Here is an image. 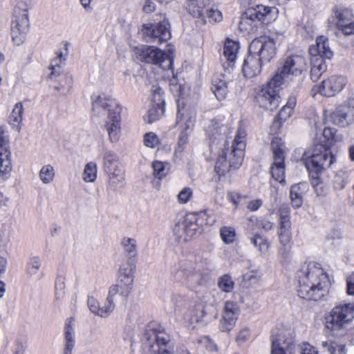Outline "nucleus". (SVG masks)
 Returning a JSON list of instances; mask_svg holds the SVG:
<instances>
[{
  "label": "nucleus",
  "mask_w": 354,
  "mask_h": 354,
  "mask_svg": "<svg viewBox=\"0 0 354 354\" xmlns=\"http://www.w3.org/2000/svg\"><path fill=\"white\" fill-rule=\"evenodd\" d=\"M206 132L212 142L217 135L221 136L220 140L222 143L214 167L218 176H224L230 168L238 169L242 164L246 146L247 133L245 128L239 127L234 138L230 140L227 138V134L230 133L228 127L222 124L221 121L214 119L207 127Z\"/></svg>",
  "instance_id": "1"
},
{
  "label": "nucleus",
  "mask_w": 354,
  "mask_h": 354,
  "mask_svg": "<svg viewBox=\"0 0 354 354\" xmlns=\"http://www.w3.org/2000/svg\"><path fill=\"white\" fill-rule=\"evenodd\" d=\"M309 123L316 131L322 130V136L325 139L324 145H315L311 149L305 151L301 159L311 178L317 181L319 174L336 162V157L331 152L330 147L339 139L335 129L325 127L322 129L326 123L324 115L319 117L318 114L313 111L309 118Z\"/></svg>",
  "instance_id": "2"
},
{
  "label": "nucleus",
  "mask_w": 354,
  "mask_h": 354,
  "mask_svg": "<svg viewBox=\"0 0 354 354\" xmlns=\"http://www.w3.org/2000/svg\"><path fill=\"white\" fill-rule=\"evenodd\" d=\"M298 295L308 300H319L327 292L330 284L328 275L322 266L309 262L298 272Z\"/></svg>",
  "instance_id": "3"
},
{
  "label": "nucleus",
  "mask_w": 354,
  "mask_h": 354,
  "mask_svg": "<svg viewBox=\"0 0 354 354\" xmlns=\"http://www.w3.org/2000/svg\"><path fill=\"white\" fill-rule=\"evenodd\" d=\"M170 335L156 323L148 325L140 342L131 344L133 354H173L169 348Z\"/></svg>",
  "instance_id": "4"
},
{
  "label": "nucleus",
  "mask_w": 354,
  "mask_h": 354,
  "mask_svg": "<svg viewBox=\"0 0 354 354\" xmlns=\"http://www.w3.org/2000/svg\"><path fill=\"white\" fill-rule=\"evenodd\" d=\"M92 105L96 114H100L102 111H107L104 129L107 132L111 142H118L121 136L122 110L118 102L109 95L101 94L93 98Z\"/></svg>",
  "instance_id": "5"
},
{
  "label": "nucleus",
  "mask_w": 354,
  "mask_h": 354,
  "mask_svg": "<svg viewBox=\"0 0 354 354\" xmlns=\"http://www.w3.org/2000/svg\"><path fill=\"white\" fill-rule=\"evenodd\" d=\"M354 319V302L339 301L324 317L325 327L330 331L345 329Z\"/></svg>",
  "instance_id": "6"
},
{
  "label": "nucleus",
  "mask_w": 354,
  "mask_h": 354,
  "mask_svg": "<svg viewBox=\"0 0 354 354\" xmlns=\"http://www.w3.org/2000/svg\"><path fill=\"white\" fill-rule=\"evenodd\" d=\"M29 25L28 5L25 1H19L13 8L10 21V34L15 45L24 42Z\"/></svg>",
  "instance_id": "7"
},
{
  "label": "nucleus",
  "mask_w": 354,
  "mask_h": 354,
  "mask_svg": "<svg viewBox=\"0 0 354 354\" xmlns=\"http://www.w3.org/2000/svg\"><path fill=\"white\" fill-rule=\"evenodd\" d=\"M306 71V59L302 56L292 55L286 59L282 68L278 69L273 77H278L281 85L293 81L301 82L305 78Z\"/></svg>",
  "instance_id": "8"
},
{
  "label": "nucleus",
  "mask_w": 354,
  "mask_h": 354,
  "mask_svg": "<svg viewBox=\"0 0 354 354\" xmlns=\"http://www.w3.org/2000/svg\"><path fill=\"white\" fill-rule=\"evenodd\" d=\"M281 86L278 77H272L266 84L261 86L255 95L258 105L266 110L274 111L280 104L279 88Z\"/></svg>",
  "instance_id": "9"
},
{
  "label": "nucleus",
  "mask_w": 354,
  "mask_h": 354,
  "mask_svg": "<svg viewBox=\"0 0 354 354\" xmlns=\"http://www.w3.org/2000/svg\"><path fill=\"white\" fill-rule=\"evenodd\" d=\"M136 53L138 59L143 62L158 66L163 71L171 68V57L157 47L144 45L137 48Z\"/></svg>",
  "instance_id": "10"
},
{
  "label": "nucleus",
  "mask_w": 354,
  "mask_h": 354,
  "mask_svg": "<svg viewBox=\"0 0 354 354\" xmlns=\"http://www.w3.org/2000/svg\"><path fill=\"white\" fill-rule=\"evenodd\" d=\"M196 113L194 110L178 109L176 124L180 129L176 151L181 153L189 142V136L194 127Z\"/></svg>",
  "instance_id": "11"
},
{
  "label": "nucleus",
  "mask_w": 354,
  "mask_h": 354,
  "mask_svg": "<svg viewBox=\"0 0 354 354\" xmlns=\"http://www.w3.org/2000/svg\"><path fill=\"white\" fill-rule=\"evenodd\" d=\"M175 277L191 290H195L207 283V279L197 270L196 265L190 262L183 263L176 271Z\"/></svg>",
  "instance_id": "12"
},
{
  "label": "nucleus",
  "mask_w": 354,
  "mask_h": 354,
  "mask_svg": "<svg viewBox=\"0 0 354 354\" xmlns=\"http://www.w3.org/2000/svg\"><path fill=\"white\" fill-rule=\"evenodd\" d=\"M136 268V262L132 259L127 260L120 266L117 285L120 288V294L123 297H128L133 290Z\"/></svg>",
  "instance_id": "13"
},
{
  "label": "nucleus",
  "mask_w": 354,
  "mask_h": 354,
  "mask_svg": "<svg viewBox=\"0 0 354 354\" xmlns=\"http://www.w3.org/2000/svg\"><path fill=\"white\" fill-rule=\"evenodd\" d=\"M348 82L347 78L341 75H333L324 80L321 84L313 88V95L317 93L326 97H333L340 93Z\"/></svg>",
  "instance_id": "14"
},
{
  "label": "nucleus",
  "mask_w": 354,
  "mask_h": 354,
  "mask_svg": "<svg viewBox=\"0 0 354 354\" xmlns=\"http://www.w3.org/2000/svg\"><path fill=\"white\" fill-rule=\"evenodd\" d=\"M330 118L334 124L342 128L352 125L354 123V98L338 106L331 113Z\"/></svg>",
  "instance_id": "15"
},
{
  "label": "nucleus",
  "mask_w": 354,
  "mask_h": 354,
  "mask_svg": "<svg viewBox=\"0 0 354 354\" xmlns=\"http://www.w3.org/2000/svg\"><path fill=\"white\" fill-rule=\"evenodd\" d=\"M249 50L257 55L262 62H269L276 54L275 42L267 37L254 39L250 45Z\"/></svg>",
  "instance_id": "16"
},
{
  "label": "nucleus",
  "mask_w": 354,
  "mask_h": 354,
  "mask_svg": "<svg viewBox=\"0 0 354 354\" xmlns=\"http://www.w3.org/2000/svg\"><path fill=\"white\" fill-rule=\"evenodd\" d=\"M142 31L153 42L158 44L165 42L171 38L170 26L166 19L153 24H145Z\"/></svg>",
  "instance_id": "17"
},
{
  "label": "nucleus",
  "mask_w": 354,
  "mask_h": 354,
  "mask_svg": "<svg viewBox=\"0 0 354 354\" xmlns=\"http://www.w3.org/2000/svg\"><path fill=\"white\" fill-rule=\"evenodd\" d=\"M293 337L289 330H281L272 338L271 354H293Z\"/></svg>",
  "instance_id": "18"
},
{
  "label": "nucleus",
  "mask_w": 354,
  "mask_h": 354,
  "mask_svg": "<svg viewBox=\"0 0 354 354\" xmlns=\"http://www.w3.org/2000/svg\"><path fill=\"white\" fill-rule=\"evenodd\" d=\"M8 136L6 134L4 128L0 127V179L8 178L11 170L10 152L9 147Z\"/></svg>",
  "instance_id": "19"
},
{
  "label": "nucleus",
  "mask_w": 354,
  "mask_h": 354,
  "mask_svg": "<svg viewBox=\"0 0 354 354\" xmlns=\"http://www.w3.org/2000/svg\"><path fill=\"white\" fill-rule=\"evenodd\" d=\"M239 315V307L236 302L227 301L220 321L219 328L223 332L230 331L236 325Z\"/></svg>",
  "instance_id": "20"
},
{
  "label": "nucleus",
  "mask_w": 354,
  "mask_h": 354,
  "mask_svg": "<svg viewBox=\"0 0 354 354\" xmlns=\"http://www.w3.org/2000/svg\"><path fill=\"white\" fill-rule=\"evenodd\" d=\"M336 27L344 35H354V15L348 9L337 8L335 11Z\"/></svg>",
  "instance_id": "21"
},
{
  "label": "nucleus",
  "mask_w": 354,
  "mask_h": 354,
  "mask_svg": "<svg viewBox=\"0 0 354 354\" xmlns=\"http://www.w3.org/2000/svg\"><path fill=\"white\" fill-rule=\"evenodd\" d=\"M240 46L237 41L226 39L224 43L222 51V59L223 68L229 71L234 66L238 57Z\"/></svg>",
  "instance_id": "22"
},
{
  "label": "nucleus",
  "mask_w": 354,
  "mask_h": 354,
  "mask_svg": "<svg viewBox=\"0 0 354 354\" xmlns=\"http://www.w3.org/2000/svg\"><path fill=\"white\" fill-rule=\"evenodd\" d=\"M248 15L252 16L257 22L270 24L277 18L278 10L275 7L258 5L255 8H248Z\"/></svg>",
  "instance_id": "23"
},
{
  "label": "nucleus",
  "mask_w": 354,
  "mask_h": 354,
  "mask_svg": "<svg viewBox=\"0 0 354 354\" xmlns=\"http://www.w3.org/2000/svg\"><path fill=\"white\" fill-rule=\"evenodd\" d=\"M261 59L252 53H249L248 55L245 58L242 71L243 75L249 78H252L258 75L261 71Z\"/></svg>",
  "instance_id": "24"
},
{
  "label": "nucleus",
  "mask_w": 354,
  "mask_h": 354,
  "mask_svg": "<svg viewBox=\"0 0 354 354\" xmlns=\"http://www.w3.org/2000/svg\"><path fill=\"white\" fill-rule=\"evenodd\" d=\"M309 53L311 57H321L323 59H331L333 52L329 46L328 39L325 36H319L316 43L310 47Z\"/></svg>",
  "instance_id": "25"
},
{
  "label": "nucleus",
  "mask_w": 354,
  "mask_h": 354,
  "mask_svg": "<svg viewBox=\"0 0 354 354\" xmlns=\"http://www.w3.org/2000/svg\"><path fill=\"white\" fill-rule=\"evenodd\" d=\"M75 320L73 318L66 319L64 326V354H73L72 351L75 345Z\"/></svg>",
  "instance_id": "26"
},
{
  "label": "nucleus",
  "mask_w": 354,
  "mask_h": 354,
  "mask_svg": "<svg viewBox=\"0 0 354 354\" xmlns=\"http://www.w3.org/2000/svg\"><path fill=\"white\" fill-rule=\"evenodd\" d=\"M229 80L230 79L225 75L221 73L214 76L212 90L218 100H222L226 97Z\"/></svg>",
  "instance_id": "27"
},
{
  "label": "nucleus",
  "mask_w": 354,
  "mask_h": 354,
  "mask_svg": "<svg viewBox=\"0 0 354 354\" xmlns=\"http://www.w3.org/2000/svg\"><path fill=\"white\" fill-rule=\"evenodd\" d=\"M308 190V184L306 182H301L291 186L290 198L291 205L294 208H299L303 204V196Z\"/></svg>",
  "instance_id": "28"
},
{
  "label": "nucleus",
  "mask_w": 354,
  "mask_h": 354,
  "mask_svg": "<svg viewBox=\"0 0 354 354\" xmlns=\"http://www.w3.org/2000/svg\"><path fill=\"white\" fill-rule=\"evenodd\" d=\"M102 160L103 168L106 173L121 170L118 156L114 151L104 149L102 152Z\"/></svg>",
  "instance_id": "29"
},
{
  "label": "nucleus",
  "mask_w": 354,
  "mask_h": 354,
  "mask_svg": "<svg viewBox=\"0 0 354 354\" xmlns=\"http://www.w3.org/2000/svg\"><path fill=\"white\" fill-rule=\"evenodd\" d=\"M209 1V0H189L187 6L189 13L194 17L200 19L203 23H207L204 8Z\"/></svg>",
  "instance_id": "30"
},
{
  "label": "nucleus",
  "mask_w": 354,
  "mask_h": 354,
  "mask_svg": "<svg viewBox=\"0 0 354 354\" xmlns=\"http://www.w3.org/2000/svg\"><path fill=\"white\" fill-rule=\"evenodd\" d=\"M182 221L183 225H185L187 236H188L190 240L200 230L198 216L194 213L188 214L182 219Z\"/></svg>",
  "instance_id": "31"
},
{
  "label": "nucleus",
  "mask_w": 354,
  "mask_h": 354,
  "mask_svg": "<svg viewBox=\"0 0 354 354\" xmlns=\"http://www.w3.org/2000/svg\"><path fill=\"white\" fill-rule=\"evenodd\" d=\"M310 77L313 81H317L321 75L327 70L324 59L321 57H311Z\"/></svg>",
  "instance_id": "32"
},
{
  "label": "nucleus",
  "mask_w": 354,
  "mask_h": 354,
  "mask_svg": "<svg viewBox=\"0 0 354 354\" xmlns=\"http://www.w3.org/2000/svg\"><path fill=\"white\" fill-rule=\"evenodd\" d=\"M24 107L21 102L17 103L8 118V123L17 131H19L21 128L23 120Z\"/></svg>",
  "instance_id": "33"
},
{
  "label": "nucleus",
  "mask_w": 354,
  "mask_h": 354,
  "mask_svg": "<svg viewBox=\"0 0 354 354\" xmlns=\"http://www.w3.org/2000/svg\"><path fill=\"white\" fill-rule=\"evenodd\" d=\"M120 245L124 253L129 257L127 260L132 259L138 254L137 241L133 238L124 236L120 241Z\"/></svg>",
  "instance_id": "34"
},
{
  "label": "nucleus",
  "mask_w": 354,
  "mask_h": 354,
  "mask_svg": "<svg viewBox=\"0 0 354 354\" xmlns=\"http://www.w3.org/2000/svg\"><path fill=\"white\" fill-rule=\"evenodd\" d=\"M250 241L261 254H266L269 252L270 242L266 237L257 233L250 238Z\"/></svg>",
  "instance_id": "35"
},
{
  "label": "nucleus",
  "mask_w": 354,
  "mask_h": 354,
  "mask_svg": "<svg viewBox=\"0 0 354 354\" xmlns=\"http://www.w3.org/2000/svg\"><path fill=\"white\" fill-rule=\"evenodd\" d=\"M67 55V52H60L57 54V56L56 57L52 59L50 66V69L51 70L50 78L51 80L56 79L57 75L60 74L62 68L65 64Z\"/></svg>",
  "instance_id": "36"
},
{
  "label": "nucleus",
  "mask_w": 354,
  "mask_h": 354,
  "mask_svg": "<svg viewBox=\"0 0 354 354\" xmlns=\"http://www.w3.org/2000/svg\"><path fill=\"white\" fill-rule=\"evenodd\" d=\"M41 264V259L39 257H31L26 265V274L28 276L39 279L41 276L40 274Z\"/></svg>",
  "instance_id": "37"
},
{
  "label": "nucleus",
  "mask_w": 354,
  "mask_h": 354,
  "mask_svg": "<svg viewBox=\"0 0 354 354\" xmlns=\"http://www.w3.org/2000/svg\"><path fill=\"white\" fill-rule=\"evenodd\" d=\"M55 169L50 164L43 165L38 174L39 180L44 185L51 184L55 178Z\"/></svg>",
  "instance_id": "38"
},
{
  "label": "nucleus",
  "mask_w": 354,
  "mask_h": 354,
  "mask_svg": "<svg viewBox=\"0 0 354 354\" xmlns=\"http://www.w3.org/2000/svg\"><path fill=\"white\" fill-rule=\"evenodd\" d=\"M270 174L276 181L283 183L285 182V166L284 160H274L270 167Z\"/></svg>",
  "instance_id": "39"
},
{
  "label": "nucleus",
  "mask_w": 354,
  "mask_h": 354,
  "mask_svg": "<svg viewBox=\"0 0 354 354\" xmlns=\"http://www.w3.org/2000/svg\"><path fill=\"white\" fill-rule=\"evenodd\" d=\"M271 149L273 153V160H285V145L281 138L274 137L271 141Z\"/></svg>",
  "instance_id": "40"
},
{
  "label": "nucleus",
  "mask_w": 354,
  "mask_h": 354,
  "mask_svg": "<svg viewBox=\"0 0 354 354\" xmlns=\"http://www.w3.org/2000/svg\"><path fill=\"white\" fill-rule=\"evenodd\" d=\"M109 175V188L113 190L120 189L124 185V172L121 170L115 171L113 173H106Z\"/></svg>",
  "instance_id": "41"
},
{
  "label": "nucleus",
  "mask_w": 354,
  "mask_h": 354,
  "mask_svg": "<svg viewBox=\"0 0 354 354\" xmlns=\"http://www.w3.org/2000/svg\"><path fill=\"white\" fill-rule=\"evenodd\" d=\"M280 243L285 246L288 244L292 238L291 223H279L277 231Z\"/></svg>",
  "instance_id": "42"
},
{
  "label": "nucleus",
  "mask_w": 354,
  "mask_h": 354,
  "mask_svg": "<svg viewBox=\"0 0 354 354\" xmlns=\"http://www.w3.org/2000/svg\"><path fill=\"white\" fill-rule=\"evenodd\" d=\"M59 76V84L55 86V88L60 92L63 95H66L72 88L73 85V77L68 74H59L57 75Z\"/></svg>",
  "instance_id": "43"
},
{
  "label": "nucleus",
  "mask_w": 354,
  "mask_h": 354,
  "mask_svg": "<svg viewBox=\"0 0 354 354\" xmlns=\"http://www.w3.org/2000/svg\"><path fill=\"white\" fill-rule=\"evenodd\" d=\"M257 21L248 15V9L242 15L239 21V29L243 32L253 31L257 26Z\"/></svg>",
  "instance_id": "44"
},
{
  "label": "nucleus",
  "mask_w": 354,
  "mask_h": 354,
  "mask_svg": "<svg viewBox=\"0 0 354 354\" xmlns=\"http://www.w3.org/2000/svg\"><path fill=\"white\" fill-rule=\"evenodd\" d=\"M322 348H325L329 354H347L346 345L332 340L322 342Z\"/></svg>",
  "instance_id": "45"
},
{
  "label": "nucleus",
  "mask_w": 354,
  "mask_h": 354,
  "mask_svg": "<svg viewBox=\"0 0 354 354\" xmlns=\"http://www.w3.org/2000/svg\"><path fill=\"white\" fill-rule=\"evenodd\" d=\"M65 297V278L57 276L55 283V303L59 305Z\"/></svg>",
  "instance_id": "46"
},
{
  "label": "nucleus",
  "mask_w": 354,
  "mask_h": 354,
  "mask_svg": "<svg viewBox=\"0 0 354 354\" xmlns=\"http://www.w3.org/2000/svg\"><path fill=\"white\" fill-rule=\"evenodd\" d=\"M172 236L177 243H184L189 240L182 219L174 225L172 229Z\"/></svg>",
  "instance_id": "47"
},
{
  "label": "nucleus",
  "mask_w": 354,
  "mask_h": 354,
  "mask_svg": "<svg viewBox=\"0 0 354 354\" xmlns=\"http://www.w3.org/2000/svg\"><path fill=\"white\" fill-rule=\"evenodd\" d=\"M97 165L94 162H89L85 166L82 174V179L86 183H93L97 178Z\"/></svg>",
  "instance_id": "48"
},
{
  "label": "nucleus",
  "mask_w": 354,
  "mask_h": 354,
  "mask_svg": "<svg viewBox=\"0 0 354 354\" xmlns=\"http://www.w3.org/2000/svg\"><path fill=\"white\" fill-rule=\"evenodd\" d=\"M153 175L158 179L165 177L169 172V164L158 160L153 161L152 163Z\"/></svg>",
  "instance_id": "49"
},
{
  "label": "nucleus",
  "mask_w": 354,
  "mask_h": 354,
  "mask_svg": "<svg viewBox=\"0 0 354 354\" xmlns=\"http://www.w3.org/2000/svg\"><path fill=\"white\" fill-rule=\"evenodd\" d=\"M164 113L165 107L152 104V106L148 111L145 120L149 124L153 123L159 120L164 115Z\"/></svg>",
  "instance_id": "50"
},
{
  "label": "nucleus",
  "mask_w": 354,
  "mask_h": 354,
  "mask_svg": "<svg viewBox=\"0 0 354 354\" xmlns=\"http://www.w3.org/2000/svg\"><path fill=\"white\" fill-rule=\"evenodd\" d=\"M236 231L234 227L224 226L220 229V236L225 244L232 243L236 238Z\"/></svg>",
  "instance_id": "51"
},
{
  "label": "nucleus",
  "mask_w": 354,
  "mask_h": 354,
  "mask_svg": "<svg viewBox=\"0 0 354 354\" xmlns=\"http://www.w3.org/2000/svg\"><path fill=\"white\" fill-rule=\"evenodd\" d=\"M218 286L222 291L230 292L234 288V282L229 274H224L219 278Z\"/></svg>",
  "instance_id": "52"
},
{
  "label": "nucleus",
  "mask_w": 354,
  "mask_h": 354,
  "mask_svg": "<svg viewBox=\"0 0 354 354\" xmlns=\"http://www.w3.org/2000/svg\"><path fill=\"white\" fill-rule=\"evenodd\" d=\"M163 91L158 86L152 87V104L158 106L165 107V100L163 98Z\"/></svg>",
  "instance_id": "53"
},
{
  "label": "nucleus",
  "mask_w": 354,
  "mask_h": 354,
  "mask_svg": "<svg viewBox=\"0 0 354 354\" xmlns=\"http://www.w3.org/2000/svg\"><path fill=\"white\" fill-rule=\"evenodd\" d=\"M87 304L92 313L99 317H103L102 309L99 301L92 296L88 297Z\"/></svg>",
  "instance_id": "54"
},
{
  "label": "nucleus",
  "mask_w": 354,
  "mask_h": 354,
  "mask_svg": "<svg viewBox=\"0 0 354 354\" xmlns=\"http://www.w3.org/2000/svg\"><path fill=\"white\" fill-rule=\"evenodd\" d=\"M193 196V189L191 187H185L181 189L177 196L179 204L184 205L190 201Z\"/></svg>",
  "instance_id": "55"
},
{
  "label": "nucleus",
  "mask_w": 354,
  "mask_h": 354,
  "mask_svg": "<svg viewBox=\"0 0 354 354\" xmlns=\"http://www.w3.org/2000/svg\"><path fill=\"white\" fill-rule=\"evenodd\" d=\"M143 141L145 145L150 148H155L160 143L158 136L153 132H149L145 133L144 135Z\"/></svg>",
  "instance_id": "56"
},
{
  "label": "nucleus",
  "mask_w": 354,
  "mask_h": 354,
  "mask_svg": "<svg viewBox=\"0 0 354 354\" xmlns=\"http://www.w3.org/2000/svg\"><path fill=\"white\" fill-rule=\"evenodd\" d=\"M206 20L207 22H218L222 20V14L218 9L211 8L206 10Z\"/></svg>",
  "instance_id": "57"
},
{
  "label": "nucleus",
  "mask_w": 354,
  "mask_h": 354,
  "mask_svg": "<svg viewBox=\"0 0 354 354\" xmlns=\"http://www.w3.org/2000/svg\"><path fill=\"white\" fill-rule=\"evenodd\" d=\"M346 173L344 171H339L335 178V187L337 189H343L347 185L348 180L344 178Z\"/></svg>",
  "instance_id": "58"
},
{
  "label": "nucleus",
  "mask_w": 354,
  "mask_h": 354,
  "mask_svg": "<svg viewBox=\"0 0 354 354\" xmlns=\"http://www.w3.org/2000/svg\"><path fill=\"white\" fill-rule=\"evenodd\" d=\"M299 351L301 354H318L319 351L317 347L304 342L299 345Z\"/></svg>",
  "instance_id": "59"
},
{
  "label": "nucleus",
  "mask_w": 354,
  "mask_h": 354,
  "mask_svg": "<svg viewBox=\"0 0 354 354\" xmlns=\"http://www.w3.org/2000/svg\"><path fill=\"white\" fill-rule=\"evenodd\" d=\"M9 200L0 192V215L1 217H6L9 214Z\"/></svg>",
  "instance_id": "60"
},
{
  "label": "nucleus",
  "mask_w": 354,
  "mask_h": 354,
  "mask_svg": "<svg viewBox=\"0 0 354 354\" xmlns=\"http://www.w3.org/2000/svg\"><path fill=\"white\" fill-rule=\"evenodd\" d=\"M279 223H291L290 219V209L287 205H281L279 209Z\"/></svg>",
  "instance_id": "61"
},
{
  "label": "nucleus",
  "mask_w": 354,
  "mask_h": 354,
  "mask_svg": "<svg viewBox=\"0 0 354 354\" xmlns=\"http://www.w3.org/2000/svg\"><path fill=\"white\" fill-rule=\"evenodd\" d=\"M260 277L261 275L258 271L250 270L243 275V280L245 282L255 283L259 281Z\"/></svg>",
  "instance_id": "62"
},
{
  "label": "nucleus",
  "mask_w": 354,
  "mask_h": 354,
  "mask_svg": "<svg viewBox=\"0 0 354 354\" xmlns=\"http://www.w3.org/2000/svg\"><path fill=\"white\" fill-rule=\"evenodd\" d=\"M250 336V329L248 327L241 328L236 337V342L239 344H242L245 342Z\"/></svg>",
  "instance_id": "63"
},
{
  "label": "nucleus",
  "mask_w": 354,
  "mask_h": 354,
  "mask_svg": "<svg viewBox=\"0 0 354 354\" xmlns=\"http://www.w3.org/2000/svg\"><path fill=\"white\" fill-rule=\"evenodd\" d=\"M103 317H107L115 309V301L106 298L104 306H102Z\"/></svg>",
  "instance_id": "64"
}]
</instances>
